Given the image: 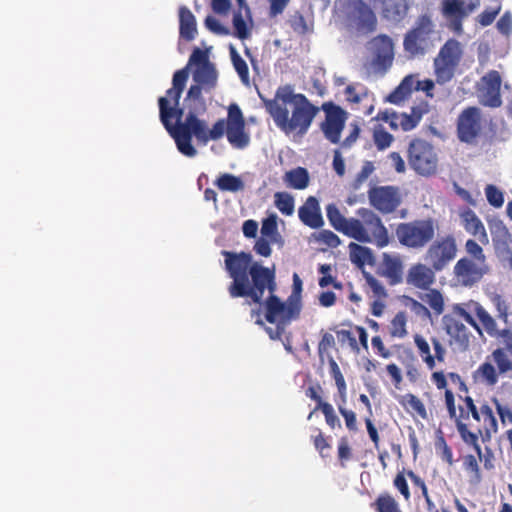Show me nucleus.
I'll return each instance as SVG.
<instances>
[{
    "instance_id": "obj_1",
    "label": "nucleus",
    "mask_w": 512,
    "mask_h": 512,
    "mask_svg": "<svg viewBox=\"0 0 512 512\" xmlns=\"http://www.w3.org/2000/svg\"><path fill=\"white\" fill-rule=\"evenodd\" d=\"M225 257V269L232 282L228 287L231 298H247L248 304H261L265 290H276L274 269L262 266L246 252L222 251Z\"/></svg>"
},
{
    "instance_id": "obj_2",
    "label": "nucleus",
    "mask_w": 512,
    "mask_h": 512,
    "mask_svg": "<svg viewBox=\"0 0 512 512\" xmlns=\"http://www.w3.org/2000/svg\"><path fill=\"white\" fill-rule=\"evenodd\" d=\"M263 100L276 126L286 134L295 131L299 136L305 135L320 111L290 85L278 87L273 99Z\"/></svg>"
},
{
    "instance_id": "obj_3",
    "label": "nucleus",
    "mask_w": 512,
    "mask_h": 512,
    "mask_svg": "<svg viewBox=\"0 0 512 512\" xmlns=\"http://www.w3.org/2000/svg\"><path fill=\"white\" fill-rule=\"evenodd\" d=\"M188 77L187 68L176 71L173 75L172 87L166 91V96L158 99L159 118L171 136L184 122V109L179 106V101Z\"/></svg>"
},
{
    "instance_id": "obj_4",
    "label": "nucleus",
    "mask_w": 512,
    "mask_h": 512,
    "mask_svg": "<svg viewBox=\"0 0 512 512\" xmlns=\"http://www.w3.org/2000/svg\"><path fill=\"white\" fill-rule=\"evenodd\" d=\"M207 127L205 120L199 119L194 110H189L183 124L178 126V131L172 136L179 152L190 158L195 157L197 150L192 145V137H195L200 144L206 145Z\"/></svg>"
},
{
    "instance_id": "obj_5",
    "label": "nucleus",
    "mask_w": 512,
    "mask_h": 512,
    "mask_svg": "<svg viewBox=\"0 0 512 512\" xmlns=\"http://www.w3.org/2000/svg\"><path fill=\"white\" fill-rule=\"evenodd\" d=\"M436 228L433 219L414 220L400 223L396 228V236L403 246L419 250L434 239Z\"/></svg>"
},
{
    "instance_id": "obj_6",
    "label": "nucleus",
    "mask_w": 512,
    "mask_h": 512,
    "mask_svg": "<svg viewBox=\"0 0 512 512\" xmlns=\"http://www.w3.org/2000/svg\"><path fill=\"white\" fill-rule=\"evenodd\" d=\"M437 33L429 16L422 15L415 23V27L404 38V49L410 55H423L434 47Z\"/></svg>"
},
{
    "instance_id": "obj_7",
    "label": "nucleus",
    "mask_w": 512,
    "mask_h": 512,
    "mask_svg": "<svg viewBox=\"0 0 512 512\" xmlns=\"http://www.w3.org/2000/svg\"><path fill=\"white\" fill-rule=\"evenodd\" d=\"M345 14L348 26L361 34H368L376 29V15L362 0H348L345 4Z\"/></svg>"
},
{
    "instance_id": "obj_8",
    "label": "nucleus",
    "mask_w": 512,
    "mask_h": 512,
    "mask_svg": "<svg viewBox=\"0 0 512 512\" xmlns=\"http://www.w3.org/2000/svg\"><path fill=\"white\" fill-rule=\"evenodd\" d=\"M460 43L456 40H449L441 48L434 60L437 82L444 84L452 79L454 71L461 57Z\"/></svg>"
},
{
    "instance_id": "obj_9",
    "label": "nucleus",
    "mask_w": 512,
    "mask_h": 512,
    "mask_svg": "<svg viewBox=\"0 0 512 512\" xmlns=\"http://www.w3.org/2000/svg\"><path fill=\"white\" fill-rule=\"evenodd\" d=\"M457 254V245L452 236H446L440 240L434 241L426 253L424 261L436 272H440L453 261Z\"/></svg>"
},
{
    "instance_id": "obj_10",
    "label": "nucleus",
    "mask_w": 512,
    "mask_h": 512,
    "mask_svg": "<svg viewBox=\"0 0 512 512\" xmlns=\"http://www.w3.org/2000/svg\"><path fill=\"white\" fill-rule=\"evenodd\" d=\"M270 293V296L264 303L265 306V318L269 323L282 324L286 326L292 319H296L301 310V305L295 304L289 298L286 303L282 302L274 292Z\"/></svg>"
},
{
    "instance_id": "obj_11",
    "label": "nucleus",
    "mask_w": 512,
    "mask_h": 512,
    "mask_svg": "<svg viewBox=\"0 0 512 512\" xmlns=\"http://www.w3.org/2000/svg\"><path fill=\"white\" fill-rule=\"evenodd\" d=\"M409 162L411 167L422 175H429L436 169L437 159L431 145L416 139L410 143Z\"/></svg>"
},
{
    "instance_id": "obj_12",
    "label": "nucleus",
    "mask_w": 512,
    "mask_h": 512,
    "mask_svg": "<svg viewBox=\"0 0 512 512\" xmlns=\"http://www.w3.org/2000/svg\"><path fill=\"white\" fill-rule=\"evenodd\" d=\"M321 108L326 114L325 121L321 124V130L327 140L336 144L345 127L347 112L331 102L324 103Z\"/></svg>"
},
{
    "instance_id": "obj_13",
    "label": "nucleus",
    "mask_w": 512,
    "mask_h": 512,
    "mask_svg": "<svg viewBox=\"0 0 512 512\" xmlns=\"http://www.w3.org/2000/svg\"><path fill=\"white\" fill-rule=\"evenodd\" d=\"M489 272L487 263L477 262L468 257H463L454 266V276L457 281L466 287L478 283Z\"/></svg>"
},
{
    "instance_id": "obj_14",
    "label": "nucleus",
    "mask_w": 512,
    "mask_h": 512,
    "mask_svg": "<svg viewBox=\"0 0 512 512\" xmlns=\"http://www.w3.org/2000/svg\"><path fill=\"white\" fill-rule=\"evenodd\" d=\"M482 129L481 110L468 107L458 117V137L462 142L472 143Z\"/></svg>"
},
{
    "instance_id": "obj_15",
    "label": "nucleus",
    "mask_w": 512,
    "mask_h": 512,
    "mask_svg": "<svg viewBox=\"0 0 512 512\" xmlns=\"http://www.w3.org/2000/svg\"><path fill=\"white\" fill-rule=\"evenodd\" d=\"M501 77L497 71H490L478 83V98L480 103L489 107H499Z\"/></svg>"
},
{
    "instance_id": "obj_16",
    "label": "nucleus",
    "mask_w": 512,
    "mask_h": 512,
    "mask_svg": "<svg viewBox=\"0 0 512 512\" xmlns=\"http://www.w3.org/2000/svg\"><path fill=\"white\" fill-rule=\"evenodd\" d=\"M371 205L380 212H393L400 204L398 190L392 186L375 187L368 193Z\"/></svg>"
},
{
    "instance_id": "obj_17",
    "label": "nucleus",
    "mask_w": 512,
    "mask_h": 512,
    "mask_svg": "<svg viewBox=\"0 0 512 512\" xmlns=\"http://www.w3.org/2000/svg\"><path fill=\"white\" fill-rule=\"evenodd\" d=\"M480 0H445L444 11L450 18V26L456 31L462 30L461 20L479 6Z\"/></svg>"
},
{
    "instance_id": "obj_18",
    "label": "nucleus",
    "mask_w": 512,
    "mask_h": 512,
    "mask_svg": "<svg viewBox=\"0 0 512 512\" xmlns=\"http://www.w3.org/2000/svg\"><path fill=\"white\" fill-rule=\"evenodd\" d=\"M357 214L362 218V223L366 226L371 237H373L379 247H384L388 244V231L382 224L381 219L371 210L361 208Z\"/></svg>"
},
{
    "instance_id": "obj_19",
    "label": "nucleus",
    "mask_w": 512,
    "mask_h": 512,
    "mask_svg": "<svg viewBox=\"0 0 512 512\" xmlns=\"http://www.w3.org/2000/svg\"><path fill=\"white\" fill-rule=\"evenodd\" d=\"M369 49L376 57L378 65L390 66L394 57V45L391 38L381 34L369 42Z\"/></svg>"
},
{
    "instance_id": "obj_20",
    "label": "nucleus",
    "mask_w": 512,
    "mask_h": 512,
    "mask_svg": "<svg viewBox=\"0 0 512 512\" xmlns=\"http://www.w3.org/2000/svg\"><path fill=\"white\" fill-rule=\"evenodd\" d=\"M300 220L311 228H320L324 225V220L321 215V209L318 200L314 196H309L298 210Z\"/></svg>"
},
{
    "instance_id": "obj_21",
    "label": "nucleus",
    "mask_w": 512,
    "mask_h": 512,
    "mask_svg": "<svg viewBox=\"0 0 512 512\" xmlns=\"http://www.w3.org/2000/svg\"><path fill=\"white\" fill-rule=\"evenodd\" d=\"M434 271L427 264H417L409 270L407 282L417 288L426 289L434 282Z\"/></svg>"
},
{
    "instance_id": "obj_22",
    "label": "nucleus",
    "mask_w": 512,
    "mask_h": 512,
    "mask_svg": "<svg viewBox=\"0 0 512 512\" xmlns=\"http://www.w3.org/2000/svg\"><path fill=\"white\" fill-rule=\"evenodd\" d=\"M411 0H383V17L389 22L399 23L407 15Z\"/></svg>"
},
{
    "instance_id": "obj_23",
    "label": "nucleus",
    "mask_w": 512,
    "mask_h": 512,
    "mask_svg": "<svg viewBox=\"0 0 512 512\" xmlns=\"http://www.w3.org/2000/svg\"><path fill=\"white\" fill-rule=\"evenodd\" d=\"M217 78V70L213 63L199 65L193 73L194 82L200 84L206 92L216 87Z\"/></svg>"
},
{
    "instance_id": "obj_24",
    "label": "nucleus",
    "mask_w": 512,
    "mask_h": 512,
    "mask_svg": "<svg viewBox=\"0 0 512 512\" xmlns=\"http://www.w3.org/2000/svg\"><path fill=\"white\" fill-rule=\"evenodd\" d=\"M442 325L446 333L458 344L464 347L468 345V330L463 323L457 321L450 315H444L442 317Z\"/></svg>"
},
{
    "instance_id": "obj_25",
    "label": "nucleus",
    "mask_w": 512,
    "mask_h": 512,
    "mask_svg": "<svg viewBox=\"0 0 512 512\" xmlns=\"http://www.w3.org/2000/svg\"><path fill=\"white\" fill-rule=\"evenodd\" d=\"M179 24L180 36L187 41H192L197 34L196 18L186 6L179 8Z\"/></svg>"
},
{
    "instance_id": "obj_26",
    "label": "nucleus",
    "mask_w": 512,
    "mask_h": 512,
    "mask_svg": "<svg viewBox=\"0 0 512 512\" xmlns=\"http://www.w3.org/2000/svg\"><path fill=\"white\" fill-rule=\"evenodd\" d=\"M463 219L465 222V229L467 232L471 233L474 236H478V240L487 245L489 243V237L485 230V227L481 220L477 217V215L473 211H467L463 215Z\"/></svg>"
},
{
    "instance_id": "obj_27",
    "label": "nucleus",
    "mask_w": 512,
    "mask_h": 512,
    "mask_svg": "<svg viewBox=\"0 0 512 512\" xmlns=\"http://www.w3.org/2000/svg\"><path fill=\"white\" fill-rule=\"evenodd\" d=\"M422 81L416 79L414 75L406 76L400 85L388 96V101L398 104L403 101L410 93L415 90V86L421 85Z\"/></svg>"
},
{
    "instance_id": "obj_28",
    "label": "nucleus",
    "mask_w": 512,
    "mask_h": 512,
    "mask_svg": "<svg viewBox=\"0 0 512 512\" xmlns=\"http://www.w3.org/2000/svg\"><path fill=\"white\" fill-rule=\"evenodd\" d=\"M341 232L359 242H372V237L364 224L355 218H348V221Z\"/></svg>"
},
{
    "instance_id": "obj_29",
    "label": "nucleus",
    "mask_w": 512,
    "mask_h": 512,
    "mask_svg": "<svg viewBox=\"0 0 512 512\" xmlns=\"http://www.w3.org/2000/svg\"><path fill=\"white\" fill-rule=\"evenodd\" d=\"M468 309L475 313L484 329L490 336L497 334V324L492 316L478 303L471 301L467 304Z\"/></svg>"
},
{
    "instance_id": "obj_30",
    "label": "nucleus",
    "mask_w": 512,
    "mask_h": 512,
    "mask_svg": "<svg viewBox=\"0 0 512 512\" xmlns=\"http://www.w3.org/2000/svg\"><path fill=\"white\" fill-rule=\"evenodd\" d=\"M349 251L351 261L359 267H362L364 264L373 265L375 263L372 250L368 247L351 242L349 244Z\"/></svg>"
},
{
    "instance_id": "obj_31",
    "label": "nucleus",
    "mask_w": 512,
    "mask_h": 512,
    "mask_svg": "<svg viewBox=\"0 0 512 512\" xmlns=\"http://www.w3.org/2000/svg\"><path fill=\"white\" fill-rule=\"evenodd\" d=\"M245 125H227V139L236 148H245L250 141L249 135L244 131Z\"/></svg>"
},
{
    "instance_id": "obj_32",
    "label": "nucleus",
    "mask_w": 512,
    "mask_h": 512,
    "mask_svg": "<svg viewBox=\"0 0 512 512\" xmlns=\"http://www.w3.org/2000/svg\"><path fill=\"white\" fill-rule=\"evenodd\" d=\"M284 180L294 189H304L308 186L309 175L306 169L298 167L288 171Z\"/></svg>"
},
{
    "instance_id": "obj_33",
    "label": "nucleus",
    "mask_w": 512,
    "mask_h": 512,
    "mask_svg": "<svg viewBox=\"0 0 512 512\" xmlns=\"http://www.w3.org/2000/svg\"><path fill=\"white\" fill-rule=\"evenodd\" d=\"M217 186L223 191L234 193L242 191L245 188V184L240 177L228 173L222 174L217 179Z\"/></svg>"
},
{
    "instance_id": "obj_34",
    "label": "nucleus",
    "mask_w": 512,
    "mask_h": 512,
    "mask_svg": "<svg viewBox=\"0 0 512 512\" xmlns=\"http://www.w3.org/2000/svg\"><path fill=\"white\" fill-rule=\"evenodd\" d=\"M492 357L501 374L512 371V356L510 352L503 349H496L493 351Z\"/></svg>"
},
{
    "instance_id": "obj_35",
    "label": "nucleus",
    "mask_w": 512,
    "mask_h": 512,
    "mask_svg": "<svg viewBox=\"0 0 512 512\" xmlns=\"http://www.w3.org/2000/svg\"><path fill=\"white\" fill-rule=\"evenodd\" d=\"M275 206L285 215H292L294 212V198L287 192H277L274 195Z\"/></svg>"
},
{
    "instance_id": "obj_36",
    "label": "nucleus",
    "mask_w": 512,
    "mask_h": 512,
    "mask_svg": "<svg viewBox=\"0 0 512 512\" xmlns=\"http://www.w3.org/2000/svg\"><path fill=\"white\" fill-rule=\"evenodd\" d=\"M384 265L387 276L392 278L395 282H398L402 275V264L400 260L384 254Z\"/></svg>"
},
{
    "instance_id": "obj_37",
    "label": "nucleus",
    "mask_w": 512,
    "mask_h": 512,
    "mask_svg": "<svg viewBox=\"0 0 512 512\" xmlns=\"http://www.w3.org/2000/svg\"><path fill=\"white\" fill-rule=\"evenodd\" d=\"M327 218L330 224L337 230L342 231L348 219L345 218L335 204H329L326 208Z\"/></svg>"
},
{
    "instance_id": "obj_38",
    "label": "nucleus",
    "mask_w": 512,
    "mask_h": 512,
    "mask_svg": "<svg viewBox=\"0 0 512 512\" xmlns=\"http://www.w3.org/2000/svg\"><path fill=\"white\" fill-rule=\"evenodd\" d=\"M456 425L462 440L465 443L472 445L476 452L478 453V455L481 456V447L478 444L477 435L468 431L466 424L462 423L461 421H457Z\"/></svg>"
},
{
    "instance_id": "obj_39",
    "label": "nucleus",
    "mask_w": 512,
    "mask_h": 512,
    "mask_svg": "<svg viewBox=\"0 0 512 512\" xmlns=\"http://www.w3.org/2000/svg\"><path fill=\"white\" fill-rule=\"evenodd\" d=\"M421 117L420 110L413 108L411 115L405 113L399 115V124L404 131H409L416 127Z\"/></svg>"
},
{
    "instance_id": "obj_40",
    "label": "nucleus",
    "mask_w": 512,
    "mask_h": 512,
    "mask_svg": "<svg viewBox=\"0 0 512 512\" xmlns=\"http://www.w3.org/2000/svg\"><path fill=\"white\" fill-rule=\"evenodd\" d=\"M465 249L468 253L467 257L471 260L487 263L483 249L476 241L472 239L467 240L465 243Z\"/></svg>"
},
{
    "instance_id": "obj_41",
    "label": "nucleus",
    "mask_w": 512,
    "mask_h": 512,
    "mask_svg": "<svg viewBox=\"0 0 512 512\" xmlns=\"http://www.w3.org/2000/svg\"><path fill=\"white\" fill-rule=\"evenodd\" d=\"M406 316L403 312H399L391 322V335L394 337L402 338L407 334L406 331Z\"/></svg>"
},
{
    "instance_id": "obj_42",
    "label": "nucleus",
    "mask_w": 512,
    "mask_h": 512,
    "mask_svg": "<svg viewBox=\"0 0 512 512\" xmlns=\"http://www.w3.org/2000/svg\"><path fill=\"white\" fill-rule=\"evenodd\" d=\"M487 201L490 205L500 208L504 203L503 193L494 185L489 184L485 188Z\"/></svg>"
},
{
    "instance_id": "obj_43",
    "label": "nucleus",
    "mask_w": 512,
    "mask_h": 512,
    "mask_svg": "<svg viewBox=\"0 0 512 512\" xmlns=\"http://www.w3.org/2000/svg\"><path fill=\"white\" fill-rule=\"evenodd\" d=\"M233 26L235 29V36H237L239 39H246L249 37L250 33L247 29L246 22L241 10L234 14Z\"/></svg>"
},
{
    "instance_id": "obj_44",
    "label": "nucleus",
    "mask_w": 512,
    "mask_h": 512,
    "mask_svg": "<svg viewBox=\"0 0 512 512\" xmlns=\"http://www.w3.org/2000/svg\"><path fill=\"white\" fill-rule=\"evenodd\" d=\"M437 314H441L443 311V298L442 295L436 291L431 290L422 298Z\"/></svg>"
},
{
    "instance_id": "obj_45",
    "label": "nucleus",
    "mask_w": 512,
    "mask_h": 512,
    "mask_svg": "<svg viewBox=\"0 0 512 512\" xmlns=\"http://www.w3.org/2000/svg\"><path fill=\"white\" fill-rule=\"evenodd\" d=\"M330 368H331V373L334 377L335 383L337 385V388L339 390V393H340L342 399L345 400L346 383H345L344 377L339 369L338 364L333 359L330 360Z\"/></svg>"
},
{
    "instance_id": "obj_46",
    "label": "nucleus",
    "mask_w": 512,
    "mask_h": 512,
    "mask_svg": "<svg viewBox=\"0 0 512 512\" xmlns=\"http://www.w3.org/2000/svg\"><path fill=\"white\" fill-rule=\"evenodd\" d=\"M407 475L408 477L411 479V481L416 485V486H419L421 488V491H422V495L424 496L425 498V501L427 503V509L432 512L435 510V505L434 503L431 501L429 495H428V490H427V487L424 483V481L419 477L417 476L413 471H408L407 472Z\"/></svg>"
},
{
    "instance_id": "obj_47",
    "label": "nucleus",
    "mask_w": 512,
    "mask_h": 512,
    "mask_svg": "<svg viewBox=\"0 0 512 512\" xmlns=\"http://www.w3.org/2000/svg\"><path fill=\"white\" fill-rule=\"evenodd\" d=\"M225 131L227 132V123L224 119H219L211 129L207 127V143L210 140L220 139L224 135Z\"/></svg>"
},
{
    "instance_id": "obj_48",
    "label": "nucleus",
    "mask_w": 512,
    "mask_h": 512,
    "mask_svg": "<svg viewBox=\"0 0 512 512\" xmlns=\"http://www.w3.org/2000/svg\"><path fill=\"white\" fill-rule=\"evenodd\" d=\"M225 131L227 132V123L224 119H219L211 129L207 127V143L210 140L220 139L224 135Z\"/></svg>"
},
{
    "instance_id": "obj_49",
    "label": "nucleus",
    "mask_w": 512,
    "mask_h": 512,
    "mask_svg": "<svg viewBox=\"0 0 512 512\" xmlns=\"http://www.w3.org/2000/svg\"><path fill=\"white\" fill-rule=\"evenodd\" d=\"M317 241H320L330 247H337L340 244L339 237L330 230H322L318 234H313Z\"/></svg>"
},
{
    "instance_id": "obj_50",
    "label": "nucleus",
    "mask_w": 512,
    "mask_h": 512,
    "mask_svg": "<svg viewBox=\"0 0 512 512\" xmlns=\"http://www.w3.org/2000/svg\"><path fill=\"white\" fill-rule=\"evenodd\" d=\"M205 26L207 29H209L211 32L217 34V35H229L230 30L229 28L223 26L216 18L213 16H207L205 19Z\"/></svg>"
},
{
    "instance_id": "obj_51",
    "label": "nucleus",
    "mask_w": 512,
    "mask_h": 512,
    "mask_svg": "<svg viewBox=\"0 0 512 512\" xmlns=\"http://www.w3.org/2000/svg\"><path fill=\"white\" fill-rule=\"evenodd\" d=\"M379 512H401L396 501L390 497H379L377 500Z\"/></svg>"
},
{
    "instance_id": "obj_52",
    "label": "nucleus",
    "mask_w": 512,
    "mask_h": 512,
    "mask_svg": "<svg viewBox=\"0 0 512 512\" xmlns=\"http://www.w3.org/2000/svg\"><path fill=\"white\" fill-rule=\"evenodd\" d=\"M227 125H245L243 114L236 104H231L228 109Z\"/></svg>"
},
{
    "instance_id": "obj_53",
    "label": "nucleus",
    "mask_w": 512,
    "mask_h": 512,
    "mask_svg": "<svg viewBox=\"0 0 512 512\" xmlns=\"http://www.w3.org/2000/svg\"><path fill=\"white\" fill-rule=\"evenodd\" d=\"M478 372L486 379L487 383L489 385H494L497 383V374L494 366L490 363H483L479 369Z\"/></svg>"
},
{
    "instance_id": "obj_54",
    "label": "nucleus",
    "mask_w": 512,
    "mask_h": 512,
    "mask_svg": "<svg viewBox=\"0 0 512 512\" xmlns=\"http://www.w3.org/2000/svg\"><path fill=\"white\" fill-rule=\"evenodd\" d=\"M393 137L384 130H376L374 132V141L378 149L383 150L391 145Z\"/></svg>"
},
{
    "instance_id": "obj_55",
    "label": "nucleus",
    "mask_w": 512,
    "mask_h": 512,
    "mask_svg": "<svg viewBox=\"0 0 512 512\" xmlns=\"http://www.w3.org/2000/svg\"><path fill=\"white\" fill-rule=\"evenodd\" d=\"M278 231L277 228V216L271 215L268 218H266L261 227V234L263 238L270 237L272 234H275V232Z\"/></svg>"
},
{
    "instance_id": "obj_56",
    "label": "nucleus",
    "mask_w": 512,
    "mask_h": 512,
    "mask_svg": "<svg viewBox=\"0 0 512 512\" xmlns=\"http://www.w3.org/2000/svg\"><path fill=\"white\" fill-rule=\"evenodd\" d=\"M302 280L298 274L293 275V290L289 299L295 304L301 305Z\"/></svg>"
},
{
    "instance_id": "obj_57",
    "label": "nucleus",
    "mask_w": 512,
    "mask_h": 512,
    "mask_svg": "<svg viewBox=\"0 0 512 512\" xmlns=\"http://www.w3.org/2000/svg\"><path fill=\"white\" fill-rule=\"evenodd\" d=\"M407 404L416 411L422 418L427 417L426 409L423 403L414 395L408 394L405 396Z\"/></svg>"
},
{
    "instance_id": "obj_58",
    "label": "nucleus",
    "mask_w": 512,
    "mask_h": 512,
    "mask_svg": "<svg viewBox=\"0 0 512 512\" xmlns=\"http://www.w3.org/2000/svg\"><path fill=\"white\" fill-rule=\"evenodd\" d=\"M204 63H211L208 60L207 54L201 49L195 48L189 58L188 65L185 68L188 69V67L192 64H196L198 67L199 65H203Z\"/></svg>"
},
{
    "instance_id": "obj_59",
    "label": "nucleus",
    "mask_w": 512,
    "mask_h": 512,
    "mask_svg": "<svg viewBox=\"0 0 512 512\" xmlns=\"http://www.w3.org/2000/svg\"><path fill=\"white\" fill-rule=\"evenodd\" d=\"M497 28L504 35H509L512 32V16L510 12H505L498 20Z\"/></svg>"
},
{
    "instance_id": "obj_60",
    "label": "nucleus",
    "mask_w": 512,
    "mask_h": 512,
    "mask_svg": "<svg viewBox=\"0 0 512 512\" xmlns=\"http://www.w3.org/2000/svg\"><path fill=\"white\" fill-rule=\"evenodd\" d=\"M233 66L244 84L249 83V71L246 62L242 58L233 61Z\"/></svg>"
},
{
    "instance_id": "obj_61",
    "label": "nucleus",
    "mask_w": 512,
    "mask_h": 512,
    "mask_svg": "<svg viewBox=\"0 0 512 512\" xmlns=\"http://www.w3.org/2000/svg\"><path fill=\"white\" fill-rule=\"evenodd\" d=\"M435 446H436V449H439L442 451V454H441L442 459L447 461L451 465L453 462L452 461V452L442 436L438 437V439L435 443Z\"/></svg>"
},
{
    "instance_id": "obj_62",
    "label": "nucleus",
    "mask_w": 512,
    "mask_h": 512,
    "mask_svg": "<svg viewBox=\"0 0 512 512\" xmlns=\"http://www.w3.org/2000/svg\"><path fill=\"white\" fill-rule=\"evenodd\" d=\"M500 11V6H497L496 8L494 9H491V10H485L484 12H482L480 15H479V22L481 23L482 26H488L490 25L496 15L499 13Z\"/></svg>"
},
{
    "instance_id": "obj_63",
    "label": "nucleus",
    "mask_w": 512,
    "mask_h": 512,
    "mask_svg": "<svg viewBox=\"0 0 512 512\" xmlns=\"http://www.w3.org/2000/svg\"><path fill=\"white\" fill-rule=\"evenodd\" d=\"M254 250L261 256H270L271 248L269 241L263 237L259 238L254 245Z\"/></svg>"
},
{
    "instance_id": "obj_64",
    "label": "nucleus",
    "mask_w": 512,
    "mask_h": 512,
    "mask_svg": "<svg viewBox=\"0 0 512 512\" xmlns=\"http://www.w3.org/2000/svg\"><path fill=\"white\" fill-rule=\"evenodd\" d=\"M494 337H501L503 339L504 347L502 349L510 352L512 356V331L509 329L498 330Z\"/></svg>"
}]
</instances>
